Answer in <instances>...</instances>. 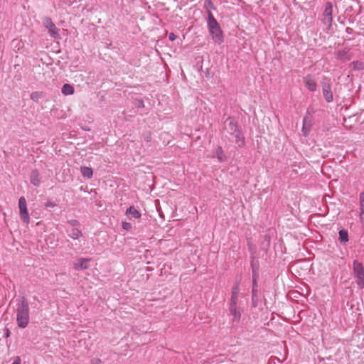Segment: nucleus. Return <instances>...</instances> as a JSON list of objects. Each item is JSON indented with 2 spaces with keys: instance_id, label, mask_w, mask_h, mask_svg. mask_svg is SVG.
<instances>
[{
  "instance_id": "obj_1",
  "label": "nucleus",
  "mask_w": 364,
  "mask_h": 364,
  "mask_svg": "<svg viewBox=\"0 0 364 364\" xmlns=\"http://www.w3.org/2000/svg\"><path fill=\"white\" fill-rule=\"evenodd\" d=\"M240 288L238 284L232 287L231 290V298L230 301L229 310L233 317V321H238L241 317L243 309L240 305L239 301Z\"/></svg>"
},
{
  "instance_id": "obj_2",
  "label": "nucleus",
  "mask_w": 364,
  "mask_h": 364,
  "mask_svg": "<svg viewBox=\"0 0 364 364\" xmlns=\"http://www.w3.org/2000/svg\"><path fill=\"white\" fill-rule=\"evenodd\" d=\"M208 28L213 41L217 44H221L224 41L223 33L210 11H208Z\"/></svg>"
},
{
  "instance_id": "obj_3",
  "label": "nucleus",
  "mask_w": 364,
  "mask_h": 364,
  "mask_svg": "<svg viewBox=\"0 0 364 364\" xmlns=\"http://www.w3.org/2000/svg\"><path fill=\"white\" fill-rule=\"evenodd\" d=\"M16 321L20 328L26 327L29 323V307L26 301L21 302L17 307Z\"/></svg>"
},
{
  "instance_id": "obj_4",
  "label": "nucleus",
  "mask_w": 364,
  "mask_h": 364,
  "mask_svg": "<svg viewBox=\"0 0 364 364\" xmlns=\"http://www.w3.org/2000/svg\"><path fill=\"white\" fill-rule=\"evenodd\" d=\"M353 272L356 277V283L360 289L364 288V268L363 264L355 260L353 262Z\"/></svg>"
},
{
  "instance_id": "obj_5",
  "label": "nucleus",
  "mask_w": 364,
  "mask_h": 364,
  "mask_svg": "<svg viewBox=\"0 0 364 364\" xmlns=\"http://www.w3.org/2000/svg\"><path fill=\"white\" fill-rule=\"evenodd\" d=\"M18 207L20 218L22 220L23 223L28 225L30 223V218L27 209L26 200L23 196H21L19 198Z\"/></svg>"
},
{
  "instance_id": "obj_6",
  "label": "nucleus",
  "mask_w": 364,
  "mask_h": 364,
  "mask_svg": "<svg viewBox=\"0 0 364 364\" xmlns=\"http://www.w3.org/2000/svg\"><path fill=\"white\" fill-rule=\"evenodd\" d=\"M45 27L48 30L49 33L53 38L58 36V28L53 23L50 18L46 17L43 20Z\"/></svg>"
},
{
  "instance_id": "obj_7",
  "label": "nucleus",
  "mask_w": 364,
  "mask_h": 364,
  "mask_svg": "<svg viewBox=\"0 0 364 364\" xmlns=\"http://www.w3.org/2000/svg\"><path fill=\"white\" fill-rule=\"evenodd\" d=\"M333 6L331 2H327L323 13V22L326 24L331 25L333 21Z\"/></svg>"
},
{
  "instance_id": "obj_8",
  "label": "nucleus",
  "mask_w": 364,
  "mask_h": 364,
  "mask_svg": "<svg viewBox=\"0 0 364 364\" xmlns=\"http://www.w3.org/2000/svg\"><path fill=\"white\" fill-rule=\"evenodd\" d=\"M303 82L306 86V87L311 92H314L316 90L317 84L316 82L315 79L311 75H308L303 78Z\"/></svg>"
},
{
  "instance_id": "obj_9",
  "label": "nucleus",
  "mask_w": 364,
  "mask_h": 364,
  "mask_svg": "<svg viewBox=\"0 0 364 364\" xmlns=\"http://www.w3.org/2000/svg\"><path fill=\"white\" fill-rule=\"evenodd\" d=\"M90 259L80 258L73 263V267L75 270H84L89 267V262Z\"/></svg>"
},
{
  "instance_id": "obj_10",
  "label": "nucleus",
  "mask_w": 364,
  "mask_h": 364,
  "mask_svg": "<svg viewBox=\"0 0 364 364\" xmlns=\"http://www.w3.org/2000/svg\"><path fill=\"white\" fill-rule=\"evenodd\" d=\"M323 97H325L326 100L328 102H331L333 101V93L331 91V85L329 82H323Z\"/></svg>"
},
{
  "instance_id": "obj_11",
  "label": "nucleus",
  "mask_w": 364,
  "mask_h": 364,
  "mask_svg": "<svg viewBox=\"0 0 364 364\" xmlns=\"http://www.w3.org/2000/svg\"><path fill=\"white\" fill-rule=\"evenodd\" d=\"M126 215L129 219H139L141 218V213L139 210H137L134 206H130L125 213Z\"/></svg>"
},
{
  "instance_id": "obj_12",
  "label": "nucleus",
  "mask_w": 364,
  "mask_h": 364,
  "mask_svg": "<svg viewBox=\"0 0 364 364\" xmlns=\"http://www.w3.org/2000/svg\"><path fill=\"white\" fill-rule=\"evenodd\" d=\"M62 93L64 95H70L74 93V87L70 84H65L62 87Z\"/></svg>"
},
{
  "instance_id": "obj_13",
  "label": "nucleus",
  "mask_w": 364,
  "mask_h": 364,
  "mask_svg": "<svg viewBox=\"0 0 364 364\" xmlns=\"http://www.w3.org/2000/svg\"><path fill=\"white\" fill-rule=\"evenodd\" d=\"M81 173L84 177H87L90 178L92 177L93 171L92 169L90 167H81Z\"/></svg>"
},
{
  "instance_id": "obj_14",
  "label": "nucleus",
  "mask_w": 364,
  "mask_h": 364,
  "mask_svg": "<svg viewBox=\"0 0 364 364\" xmlns=\"http://www.w3.org/2000/svg\"><path fill=\"white\" fill-rule=\"evenodd\" d=\"M337 58L341 60H349L351 57L347 51L341 50L338 52Z\"/></svg>"
},
{
  "instance_id": "obj_15",
  "label": "nucleus",
  "mask_w": 364,
  "mask_h": 364,
  "mask_svg": "<svg viewBox=\"0 0 364 364\" xmlns=\"http://www.w3.org/2000/svg\"><path fill=\"white\" fill-rule=\"evenodd\" d=\"M82 235V233L78 228H73L70 233V237L74 240L79 239Z\"/></svg>"
},
{
  "instance_id": "obj_16",
  "label": "nucleus",
  "mask_w": 364,
  "mask_h": 364,
  "mask_svg": "<svg viewBox=\"0 0 364 364\" xmlns=\"http://www.w3.org/2000/svg\"><path fill=\"white\" fill-rule=\"evenodd\" d=\"M339 240L342 242H346L348 241V235L346 230H341L339 231Z\"/></svg>"
},
{
  "instance_id": "obj_17",
  "label": "nucleus",
  "mask_w": 364,
  "mask_h": 364,
  "mask_svg": "<svg viewBox=\"0 0 364 364\" xmlns=\"http://www.w3.org/2000/svg\"><path fill=\"white\" fill-rule=\"evenodd\" d=\"M31 183L35 186H38L40 183V180L38 179V176L36 172H33L31 176Z\"/></svg>"
},
{
  "instance_id": "obj_18",
  "label": "nucleus",
  "mask_w": 364,
  "mask_h": 364,
  "mask_svg": "<svg viewBox=\"0 0 364 364\" xmlns=\"http://www.w3.org/2000/svg\"><path fill=\"white\" fill-rule=\"evenodd\" d=\"M353 67L355 70L364 69V63L361 61H355L352 63Z\"/></svg>"
},
{
  "instance_id": "obj_19",
  "label": "nucleus",
  "mask_w": 364,
  "mask_h": 364,
  "mask_svg": "<svg viewBox=\"0 0 364 364\" xmlns=\"http://www.w3.org/2000/svg\"><path fill=\"white\" fill-rule=\"evenodd\" d=\"M43 97V93L41 92H34L31 93V98L33 101L38 102L40 98Z\"/></svg>"
},
{
  "instance_id": "obj_20",
  "label": "nucleus",
  "mask_w": 364,
  "mask_h": 364,
  "mask_svg": "<svg viewBox=\"0 0 364 364\" xmlns=\"http://www.w3.org/2000/svg\"><path fill=\"white\" fill-rule=\"evenodd\" d=\"M217 157L220 161H224V154L221 147H218L216 151Z\"/></svg>"
},
{
  "instance_id": "obj_21",
  "label": "nucleus",
  "mask_w": 364,
  "mask_h": 364,
  "mask_svg": "<svg viewBox=\"0 0 364 364\" xmlns=\"http://www.w3.org/2000/svg\"><path fill=\"white\" fill-rule=\"evenodd\" d=\"M236 143L238 144L239 146H243L245 145V139L237 135Z\"/></svg>"
},
{
  "instance_id": "obj_22",
  "label": "nucleus",
  "mask_w": 364,
  "mask_h": 364,
  "mask_svg": "<svg viewBox=\"0 0 364 364\" xmlns=\"http://www.w3.org/2000/svg\"><path fill=\"white\" fill-rule=\"evenodd\" d=\"M360 210H364V193H361L360 194Z\"/></svg>"
},
{
  "instance_id": "obj_23",
  "label": "nucleus",
  "mask_w": 364,
  "mask_h": 364,
  "mask_svg": "<svg viewBox=\"0 0 364 364\" xmlns=\"http://www.w3.org/2000/svg\"><path fill=\"white\" fill-rule=\"evenodd\" d=\"M122 228L126 230H130L132 228V224L128 222L122 223Z\"/></svg>"
},
{
  "instance_id": "obj_24",
  "label": "nucleus",
  "mask_w": 364,
  "mask_h": 364,
  "mask_svg": "<svg viewBox=\"0 0 364 364\" xmlns=\"http://www.w3.org/2000/svg\"><path fill=\"white\" fill-rule=\"evenodd\" d=\"M45 205L48 208H54L56 205L52 201H48Z\"/></svg>"
},
{
  "instance_id": "obj_25",
  "label": "nucleus",
  "mask_w": 364,
  "mask_h": 364,
  "mask_svg": "<svg viewBox=\"0 0 364 364\" xmlns=\"http://www.w3.org/2000/svg\"><path fill=\"white\" fill-rule=\"evenodd\" d=\"M168 38L170 41H173L176 39V36L173 33H170L168 35Z\"/></svg>"
},
{
  "instance_id": "obj_26",
  "label": "nucleus",
  "mask_w": 364,
  "mask_h": 364,
  "mask_svg": "<svg viewBox=\"0 0 364 364\" xmlns=\"http://www.w3.org/2000/svg\"><path fill=\"white\" fill-rule=\"evenodd\" d=\"M92 364H103L102 360L99 358H94L92 360Z\"/></svg>"
},
{
  "instance_id": "obj_27",
  "label": "nucleus",
  "mask_w": 364,
  "mask_h": 364,
  "mask_svg": "<svg viewBox=\"0 0 364 364\" xmlns=\"http://www.w3.org/2000/svg\"><path fill=\"white\" fill-rule=\"evenodd\" d=\"M21 358L19 356H16L12 364H21Z\"/></svg>"
},
{
  "instance_id": "obj_28",
  "label": "nucleus",
  "mask_w": 364,
  "mask_h": 364,
  "mask_svg": "<svg viewBox=\"0 0 364 364\" xmlns=\"http://www.w3.org/2000/svg\"><path fill=\"white\" fill-rule=\"evenodd\" d=\"M360 219L361 220H363L364 221V209L363 210H360Z\"/></svg>"
},
{
  "instance_id": "obj_29",
  "label": "nucleus",
  "mask_w": 364,
  "mask_h": 364,
  "mask_svg": "<svg viewBox=\"0 0 364 364\" xmlns=\"http://www.w3.org/2000/svg\"><path fill=\"white\" fill-rule=\"evenodd\" d=\"M77 220H73V221H72V224H73V225H75V224H77Z\"/></svg>"
},
{
  "instance_id": "obj_30",
  "label": "nucleus",
  "mask_w": 364,
  "mask_h": 364,
  "mask_svg": "<svg viewBox=\"0 0 364 364\" xmlns=\"http://www.w3.org/2000/svg\"><path fill=\"white\" fill-rule=\"evenodd\" d=\"M208 4H211V1L210 0H208Z\"/></svg>"
}]
</instances>
